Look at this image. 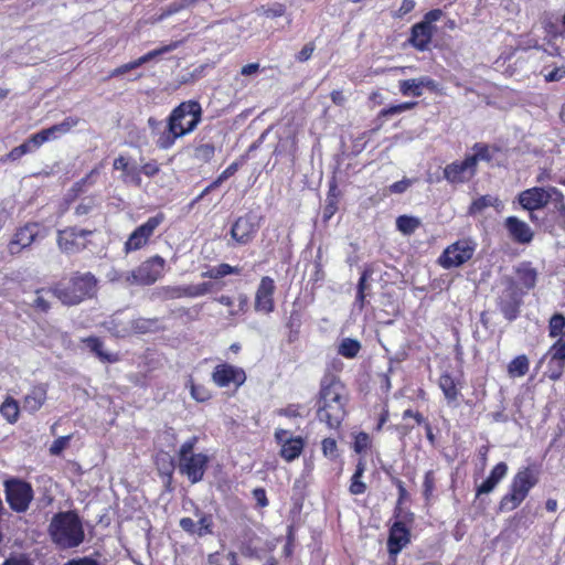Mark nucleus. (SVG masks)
I'll list each match as a JSON object with an SVG mask.
<instances>
[{"label":"nucleus","instance_id":"obj_1","mask_svg":"<svg viewBox=\"0 0 565 565\" xmlns=\"http://www.w3.org/2000/svg\"><path fill=\"white\" fill-rule=\"evenodd\" d=\"M202 108L198 102L188 100L175 107L168 118L167 131L157 140L160 149H169L175 140L192 132L200 124Z\"/></svg>","mask_w":565,"mask_h":565},{"label":"nucleus","instance_id":"obj_2","mask_svg":"<svg viewBox=\"0 0 565 565\" xmlns=\"http://www.w3.org/2000/svg\"><path fill=\"white\" fill-rule=\"evenodd\" d=\"M348 396L344 385L335 377H327L321 383L317 416L329 428H337L345 416Z\"/></svg>","mask_w":565,"mask_h":565},{"label":"nucleus","instance_id":"obj_3","mask_svg":"<svg viewBox=\"0 0 565 565\" xmlns=\"http://www.w3.org/2000/svg\"><path fill=\"white\" fill-rule=\"evenodd\" d=\"M50 534L62 548L78 546L84 540V530L78 516L73 512H62L53 516Z\"/></svg>","mask_w":565,"mask_h":565},{"label":"nucleus","instance_id":"obj_4","mask_svg":"<svg viewBox=\"0 0 565 565\" xmlns=\"http://www.w3.org/2000/svg\"><path fill=\"white\" fill-rule=\"evenodd\" d=\"M96 279L90 273L75 274L67 284L60 282L51 288V292L63 305L75 306L95 292Z\"/></svg>","mask_w":565,"mask_h":565},{"label":"nucleus","instance_id":"obj_5","mask_svg":"<svg viewBox=\"0 0 565 565\" xmlns=\"http://www.w3.org/2000/svg\"><path fill=\"white\" fill-rule=\"evenodd\" d=\"M198 437H192L183 443L179 449V470L185 475L191 483H198L203 479L209 457L205 454H194L193 448Z\"/></svg>","mask_w":565,"mask_h":565},{"label":"nucleus","instance_id":"obj_6","mask_svg":"<svg viewBox=\"0 0 565 565\" xmlns=\"http://www.w3.org/2000/svg\"><path fill=\"white\" fill-rule=\"evenodd\" d=\"M536 483L537 476L532 469L520 470L512 480L511 492L501 499L500 510L512 511L518 508Z\"/></svg>","mask_w":565,"mask_h":565},{"label":"nucleus","instance_id":"obj_7","mask_svg":"<svg viewBox=\"0 0 565 565\" xmlns=\"http://www.w3.org/2000/svg\"><path fill=\"white\" fill-rule=\"evenodd\" d=\"M166 260L161 256H152L142 262L135 270L125 276L129 285L149 286L154 284L163 274Z\"/></svg>","mask_w":565,"mask_h":565},{"label":"nucleus","instance_id":"obj_8","mask_svg":"<svg viewBox=\"0 0 565 565\" xmlns=\"http://www.w3.org/2000/svg\"><path fill=\"white\" fill-rule=\"evenodd\" d=\"M477 244L469 238H463L449 245L438 259L444 268L459 267L468 262L475 254Z\"/></svg>","mask_w":565,"mask_h":565},{"label":"nucleus","instance_id":"obj_9","mask_svg":"<svg viewBox=\"0 0 565 565\" xmlns=\"http://www.w3.org/2000/svg\"><path fill=\"white\" fill-rule=\"evenodd\" d=\"M4 487L10 508L17 512L26 511L33 499L31 486L22 480L10 479L4 482Z\"/></svg>","mask_w":565,"mask_h":565},{"label":"nucleus","instance_id":"obj_10","mask_svg":"<svg viewBox=\"0 0 565 565\" xmlns=\"http://www.w3.org/2000/svg\"><path fill=\"white\" fill-rule=\"evenodd\" d=\"M164 215L159 213L149 217L146 223L138 226L125 243V252L130 253L138 250L147 245L149 238L153 235L157 227L163 222Z\"/></svg>","mask_w":565,"mask_h":565},{"label":"nucleus","instance_id":"obj_11","mask_svg":"<svg viewBox=\"0 0 565 565\" xmlns=\"http://www.w3.org/2000/svg\"><path fill=\"white\" fill-rule=\"evenodd\" d=\"M552 186H533L519 193V204L529 212L545 207L551 200Z\"/></svg>","mask_w":565,"mask_h":565},{"label":"nucleus","instance_id":"obj_12","mask_svg":"<svg viewBox=\"0 0 565 565\" xmlns=\"http://www.w3.org/2000/svg\"><path fill=\"white\" fill-rule=\"evenodd\" d=\"M212 381L218 387H228L233 384L237 388L245 383L246 374L241 367L222 363L214 367Z\"/></svg>","mask_w":565,"mask_h":565},{"label":"nucleus","instance_id":"obj_13","mask_svg":"<svg viewBox=\"0 0 565 565\" xmlns=\"http://www.w3.org/2000/svg\"><path fill=\"white\" fill-rule=\"evenodd\" d=\"M258 228V217L253 214H246L234 222L231 228V236L237 244L246 245L253 241Z\"/></svg>","mask_w":565,"mask_h":565},{"label":"nucleus","instance_id":"obj_14","mask_svg":"<svg viewBox=\"0 0 565 565\" xmlns=\"http://www.w3.org/2000/svg\"><path fill=\"white\" fill-rule=\"evenodd\" d=\"M92 231L78 230L76 227L58 231L57 244L58 247L66 253H75L85 247L84 239Z\"/></svg>","mask_w":565,"mask_h":565},{"label":"nucleus","instance_id":"obj_15","mask_svg":"<svg viewBox=\"0 0 565 565\" xmlns=\"http://www.w3.org/2000/svg\"><path fill=\"white\" fill-rule=\"evenodd\" d=\"M40 234V226L36 223H30L19 228L9 243L10 254H19L23 248L29 247Z\"/></svg>","mask_w":565,"mask_h":565},{"label":"nucleus","instance_id":"obj_16","mask_svg":"<svg viewBox=\"0 0 565 565\" xmlns=\"http://www.w3.org/2000/svg\"><path fill=\"white\" fill-rule=\"evenodd\" d=\"M275 281L270 277H263L255 296V309L269 313L274 310Z\"/></svg>","mask_w":565,"mask_h":565},{"label":"nucleus","instance_id":"obj_17","mask_svg":"<svg viewBox=\"0 0 565 565\" xmlns=\"http://www.w3.org/2000/svg\"><path fill=\"white\" fill-rule=\"evenodd\" d=\"M476 171L473 159L467 157L461 162L448 164L444 170V175L449 182L458 183L469 181L476 174Z\"/></svg>","mask_w":565,"mask_h":565},{"label":"nucleus","instance_id":"obj_18","mask_svg":"<svg viewBox=\"0 0 565 565\" xmlns=\"http://www.w3.org/2000/svg\"><path fill=\"white\" fill-rule=\"evenodd\" d=\"M504 227L509 236L519 244H530L534 237V232L530 225L516 216L507 217Z\"/></svg>","mask_w":565,"mask_h":565},{"label":"nucleus","instance_id":"obj_19","mask_svg":"<svg viewBox=\"0 0 565 565\" xmlns=\"http://www.w3.org/2000/svg\"><path fill=\"white\" fill-rule=\"evenodd\" d=\"M177 46H178V43L174 42V43L161 46L159 49H156L153 51H150L147 54L142 55L141 57H139L132 62H129L119 67H116L114 71H111L110 76L116 77V76L124 75L127 72L132 71V70L141 66L142 64L148 63L164 53L173 51Z\"/></svg>","mask_w":565,"mask_h":565},{"label":"nucleus","instance_id":"obj_20","mask_svg":"<svg viewBox=\"0 0 565 565\" xmlns=\"http://www.w3.org/2000/svg\"><path fill=\"white\" fill-rule=\"evenodd\" d=\"M409 542V532L405 524L402 522H395L390 531L387 541L388 552L396 555L402 551L403 547Z\"/></svg>","mask_w":565,"mask_h":565},{"label":"nucleus","instance_id":"obj_21","mask_svg":"<svg viewBox=\"0 0 565 565\" xmlns=\"http://www.w3.org/2000/svg\"><path fill=\"white\" fill-rule=\"evenodd\" d=\"M114 169L122 171L121 179L125 183L141 185L140 169L136 163H130L125 157H118L114 161Z\"/></svg>","mask_w":565,"mask_h":565},{"label":"nucleus","instance_id":"obj_22","mask_svg":"<svg viewBox=\"0 0 565 565\" xmlns=\"http://www.w3.org/2000/svg\"><path fill=\"white\" fill-rule=\"evenodd\" d=\"M551 358L550 364L555 365L553 370H551L550 379L558 380L563 373V366L565 363V340L559 339L555 342L547 353Z\"/></svg>","mask_w":565,"mask_h":565},{"label":"nucleus","instance_id":"obj_23","mask_svg":"<svg viewBox=\"0 0 565 565\" xmlns=\"http://www.w3.org/2000/svg\"><path fill=\"white\" fill-rule=\"evenodd\" d=\"M435 28L427 22H419L412 28L411 43L418 50L424 51L428 47Z\"/></svg>","mask_w":565,"mask_h":565},{"label":"nucleus","instance_id":"obj_24","mask_svg":"<svg viewBox=\"0 0 565 565\" xmlns=\"http://www.w3.org/2000/svg\"><path fill=\"white\" fill-rule=\"evenodd\" d=\"M436 86L435 82L429 77H419L405 79L399 82V90L403 95H412L419 97L423 94V87L434 89Z\"/></svg>","mask_w":565,"mask_h":565},{"label":"nucleus","instance_id":"obj_25","mask_svg":"<svg viewBox=\"0 0 565 565\" xmlns=\"http://www.w3.org/2000/svg\"><path fill=\"white\" fill-rule=\"evenodd\" d=\"M508 466L505 462H499L490 472V476L478 487L477 494H486L493 491L497 484L505 477Z\"/></svg>","mask_w":565,"mask_h":565},{"label":"nucleus","instance_id":"obj_26","mask_svg":"<svg viewBox=\"0 0 565 565\" xmlns=\"http://www.w3.org/2000/svg\"><path fill=\"white\" fill-rule=\"evenodd\" d=\"M46 399V386L36 385L29 394L25 395L23 401V408L30 413L38 412Z\"/></svg>","mask_w":565,"mask_h":565},{"label":"nucleus","instance_id":"obj_27","mask_svg":"<svg viewBox=\"0 0 565 565\" xmlns=\"http://www.w3.org/2000/svg\"><path fill=\"white\" fill-rule=\"evenodd\" d=\"M86 348L94 353L104 363H114L118 361V356L104 350V344L97 337H87L82 339Z\"/></svg>","mask_w":565,"mask_h":565},{"label":"nucleus","instance_id":"obj_28","mask_svg":"<svg viewBox=\"0 0 565 565\" xmlns=\"http://www.w3.org/2000/svg\"><path fill=\"white\" fill-rule=\"evenodd\" d=\"M553 206L552 212L555 214V222L564 227L565 226V200L563 193L555 186L551 188L550 203Z\"/></svg>","mask_w":565,"mask_h":565},{"label":"nucleus","instance_id":"obj_29","mask_svg":"<svg viewBox=\"0 0 565 565\" xmlns=\"http://www.w3.org/2000/svg\"><path fill=\"white\" fill-rule=\"evenodd\" d=\"M305 446V441L301 437L289 438L288 441L282 444L280 449V456L286 461H292L300 456Z\"/></svg>","mask_w":565,"mask_h":565},{"label":"nucleus","instance_id":"obj_30","mask_svg":"<svg viewBox=\"0 0 565 565\" xmlns=\"http://www.w3.org/2000/svg\"><path fill=\"white\" fill-rule=\"evenodd\" d=\"M238 169L237 163H232L228 166L217 178L214 180L209 186H206L199 196L195 198V200L192 202V204L199 202L202 200L207 193H210L212 190L220 186L225 180H227L230 177H232Z\"/></svg>","mask_w":565,"mask_h":565},{"label":"nucleus","instance_id":"obj_31","mask_svg":"<svg viewBox=\"0 0 565 565\" xmlns=\"http://www.w3.org/2000/svg\"><path fill=\"white\" fill-rule=\"evenodd\" d=\"M439 387L448 402H454L457 399L459 392L452 376L447 373L443 374L439 377Z\"/></svg>","mask_w":565,"mask_h":565},{"label":"nucleus","instance_id":"obj_32","mask_svg":"<svg viewBox=\"0 0 565 565\" xmlns=\"http://www.w3.org/2000/svg\"><path fill=\"white\" fill-rule=\"evenodd\" d=\"M529 371V359L525 355H519L513 359L509 366L508 373L512 377L524 376Z\"/></svg>","mask_w":565,"mask_h":565},{"label":"nucleus","instance_id":"obj_33","mask_svg":"<svg viewBox=\"0 0 565 565\" xmlns=\"http://www.w3.org/2000/svg\"><path fill=\"white\" fill-rule=\"evenodd\" d=\"M241 269L238 267L231 266L228 264H220L216 267H213L206 271H203L201 274L202 277L211 278V279H218L224 276L231 275V274H239Z\"/></svg>","mask_w":565,"mask_h":565},{"label":"nucleus","instance_id":"obj_34","mask_svg":"<svg viewBox=\"0 0 565 565\" xmlns=\"http://www.w3.org/2000/svg\"><path fill=\"white\" fill-rule=\"evenodd\" d=\"M19 404L12 397H7L1 405L0 412L9 423H15L19 417Z\"/></svg>","mask_w":565,"mask_h":565},{"label":"nucleus","instance_id":"obj_35","mask_svg":"<svg viewBox=\"0 0 565 565\" xmlns=\"http://www.w3.org/2000/svg\"><path fill=\"white\" fill-rule=\"evenodd\" d=\"M184 286H163L154 290V295L163 300L185 297Z\"/></svg>","mask_w":565,"mask_h":565},{"label":"nucleus","instance_id":"obj_36","mask_svg":"<svg viewBox=\"0 0 565 565\" xmlns=\"http://www.w3.org/2000/svg\"><path fill=\"white\" fill-rule=\"evenodd\" d=\"M98 206V201L95 196H85L81 200V202L75 207L76 216H86L92 214Z\"/></svg>","mask_w":565,"mask_h":565},{"label":"nucleus","instance_id":"obj_37","mask_svg":"<svg viewBox=\"0 0 565 565\" xmlns=\"http://www.w3.org/2000/svg\"><path fill=\"white\" fill-rule=\"evenodd\" d=\"M215 153L213 143H201L193 150V158L202 163H207L212 160Z\"/></svg>","mask_w":565,"mask_h":565},{"label":"nucleus","instance_id":"obj_38","mask_svg":"<svg viewBox=\"0 0 565 565\" xmlns=\"http://www.w3.org/2000/svg\"><path fill=\"white\" fill-rule=\"evenodd\" d=\"M419 225V220L413 216L402 215L396 220L398 231L406 235L414 233Z\"/></svg>","mask_w":565,"mask_h":565},{"label":"nucleus","instance_id":"obj_39","mask_svg":"<svg viewBox=\"0 0 565 565\" xmlns=\"http://www.w3.org/2000/svg\"><path fill=\"white\" fill-rule=\"evenodd\" d=\"M131 328L136 333L153 332L158 329V319L139 318L132 321Z\"/></svg>","mask_w":565,"mask_h":565},{"label":"nucleus","instance_id":"obj_40","mask_svg":"<svg viewBox=\"0 0 565 565\" xmlns=\"http://www.w3.org/2000/svg\"><path fill=\"white\" fill-rule=\"evenodd\" d=\"M79 122V118L77 117H67L60 124L53 125L51 128L53 132V138H56L58 135H65L71 131L72 128L76 127Z\"/></svg>","mask_w":565,"mask_h":565},{"label":"nucleus","instance_id":"obj_41","mask_svg":"<svg viewBox=\"0 0 565 565\" xmlns=\"http://www.w3.org/2000/svg\"><path fill=\"white\" fill-rule=\"evenodd\" d=\"M79 122V118L77 117H67L60 124L53 125L51 128L53 132V138H56L58 135H65L71 131L72 128L76 127Z\"/></svg>","mask_w":565,"mask_h":565},{"label":"nucleus","instance_id":"obj_42","mask_svg":"<svg viewBox=\"0 0 565 565\" xmlns=\"http://www.w3.org/2000/svg\"><path fill=\"white\" fill-rule=\"evenodd\" d=\"M361 349L360 342L350 338L344 339L340 347L339 353L345 358H354Z\"/></svg>","mask_w":565,"mask_h":565},{"label":"nucleus","instance_id":"obj_43","mask_svg":"<svg viewBox=\"0 0 565 565\" xmlns=\"http://www.w3.org/2000/svg\"><path fill=\"white\" fill-rule=\"evenodd\" d=\"M518 276L521 284L530 289L535 286L536 282V271L529 266H522L518 269Z\"/></svg>","mask_w":565,"mask_h":565},{"label":"nucleus","instance_id":"obj_44","mask_svg":"<svg viewBox=\"0 0 565 565\" xmlns=\"http://www.w3.org/2000/svg\"><path fill=\"white\" fill-rule=\"evenodd\" d=\"M211 282H202L199 285L184 286L185 297L195 298L209 294L212 289Z\"/></svg>","mask_w":565,"mask_h":565},{"label":"nucleus","instance_id":"obj_45","mask_svg":"<svg viewBox=\"0 0 565 565\" xmlns=\"http://www.w3.org/2000/svg\"><path fill=\"white\" fill-rule=\"evenodd\" d=\"M565 328V316L555 313L550 319L548 330L552 338H556L563 333Z\"/></svg>","mask_w":565,"mask_h":565},{"label":"nucleus","instance_id":"obj_46","mask_svg":"<svg viewBox=\"0 0 565 565\" xmlns=\"http://www.w3.org/2000/svg\"><path fill=\"white\" fill-rule=\"evenodd\" d=\"M497 201H498V200H497L495 198H492L491 195H483V196H480L479 199L475 200V201L471 203L470 209H469V212H470L471 214L480 213V212H482L486 207L494 205V203H495Z\"/></svg>","mask_w":565,"mask_h":565},{"label":"nucleus","instance_id":"obj_47","mask_svg":"<svg viewBox=\"0 0 565 565\" xmlns=\"http://www.w3.org/2000/svg\"><path fill=\"white\" fill-rule=\"evenodd\" d=\"M190 393L191 396L200 403L206 402L211 398V392L203 385H196L190 381Z\"/></svg>","mask_w":565,"mask_h":565},{"label":"nucleus","instance_id":"obj_48","mask_svg":"<svg viewBox=\"0 0 565 565\" xmlns=\"http://www.w3.org/2000/svg\"><path fill=\"white\" fill-rule=\"evenodd\" d=\"M475 153L472 156H469V159H473V166L477 169L478 161H490L492 159L489 147L486 145H476Z\"/></svg>","mask_w":565,"mask_h":565},{"label":"nucleus","instance_id":"obj_49","mask_svg":"<svg viewBox=\"0 0 565 565\" xmlns=\"http://www.w3.org/2000/svg\"><path fill=\"white\" fill-rule=\"evenodd\" d=\"M51 289L49 290H44V289H41V290H36V297L33 301V307L39 310V311H42V312H46L49 309H50V302L49 300L44 297V292L45 294H52L50 291Z\"/></svg>","mask_w":565,"mask_h":565},{"label":"nucleus","instance_id":"obj_50","mask_svg":"<svg viewBox=\"0 0 565 565\" xmlns=\"http://www.w3.org/2000/svg\"><path fill=\"white\" fill-rule=\"evenodd\" d=\"M212 533V519L211 516L201 515L196 523V534L200 536Z\"/></svg>","mask_w":565,"mask_h":565},{"label":"nucleus","instance_id":"obj_51","mask_svg":"<svg viewBox=\"0 0 565 565\" xmlns=\"http://www.w3.org/2000/svg\"><path fill=\"white\" fill-rule=\"evenodd\" d=\"M370 275L371 274L369 270H364L359 280L356 300L360 302L361 307H363V303H364V299H365L364 291L367 288L366 280L370 277Z\"/></svg>","mask_w":565,"mask_h":565},{"label":"nucleus","instance_id":"obj_52","mask_svg":"<svg viewBox=\"0 0 565 565\" xmlns=\"http://www.w3.org/2000/svg\"><path fill=\"white\" fill-rule=\"evenodd\" d=\"M370 446V437L365 433H359L354 440V450L359 454L366 451Z\"/></svg>","mask_w":565,"mask_h":565},{"label":"nucleus","instance_id":"obj_53","mask_svg":"<svg viewBox=\"0 0 565 565\" xmlns=\"http://www.w3.org/2000/svg\"><path fill=\"white\" fill-rule=\"evenodd\" d=\"M70 439H71V436H63V437L55 439L50 447L51 455H54V456L60 455L66 448Z\"/></svg>","mask_w":565,"mask_h":565},{"label":"nucleus","instance_id":"obj_54","mask_svg":"<svg viewBox=\"0 0 565 565\" xmlns=\"http://www.w3.org/2000/svg\"><path fill=\"white\" fill-rule=\"evenodd\" d=\"M31 147H30V142H23L22 145L13 148L9 153H8V158L10 160H18L20 159L22 156L31 152Z\"/></svg>","mask_w":565,"mask_h":565},{"label":"nucleus","instance_id":"obj_55","mask_svg":"<svg viewBox=\"0 0 565 565\" xmlns=\"http://www.w3.org/2000/svg\"><path fill=\"white\" fill-rule=\"evenodd\" d=\"M323 455L330 458L335 457L337 441L332 438H326L322 440Z\"/></svg>","mask_w":565,"mask_h":565},{"label":"nucleus","instance_id":"obj_56","mask_svg":"<svg viewBox=\"0 0 565 565\" xmlns=\"http://www.w3.org/2000/svg\"><path fill=\"white\" fill-rule=\"evenodd\" d=\"M546 82H558L565 78V65L555 67L553 71L544 75Z\"/></svg>","mask_w":565,"mask_h":565},{"label":"nucleus","instance_id":"obj_57","mask_svg":"<svg viewBox=\"0 0 565 565\" xmlns=\"http://www.w3.org/2000/svg\"><path fill=\"white\" fill-rule=\"evenodd\" d=\"M47 140L45 139V136L39 131L34 135H32L28 140L26 142H30V147H31V150L33 149H36L39 147H41L44 142H46Z\"/></svg>","mask_w":565,"mask_h":565},{"label":"nucleus","instance_id":"obj_58","mask_svg":"<svg viewBox=\"0 0 565 565\" xmlns=\"http://www.w3.org/2000/svg\"><path fill=\"white\" fill-rule=\"evenodd\" d=\"M411 184H412V181L409 179H404V180L393 183L390 186V191L393 193H403L411 186Z\"/></svg>","mask_w":565,"mask_h":565},{"label":"nucleus","instance_id":"obj_59","mask_svg":"<svg viewBox=\"0 0 565 565\" xmlns=\"http://www.w3.org/2000/svg\"><path fill=\"white\" fill-rule=\"evenodd\" d=\"M313 51H315V46H313V44H312V43H308V44H306V45L301 49V51L298 53V55H297V60H298L299 62H306V61H308V60L311 57V55H312Z\"/></svg>","mask_w":565,"mask_h":565},{"label":"nucleus","instance_id":"obj_60","mask_svg":"<svg viewBox=\"0 0 565 565\" xmlns=\"http://www.w3.org/2000/svg\"><path fill=\"white\" fill-rule=\"evenodd\" d=\"M365 489H366L365 483H363L360 478H355L352 476L350 492L352 494H361L365 491Z\"/></svg>","mask_w":565,"mask_h":565},{"label":"nucleus","instance_id":"obj_61","mask_svg":"<svg viewBox=\"0 0 565 565\" xmlns=\"http://www.w3.org/2000/svg\"><path fill=\"white\" fill-rule=\"evenodd\" d=\"M180 526L182 530L189 533H196V523L190 518H182L180 520Z\"/></svg>","mask_w":565,"mask_h":565},{"label":"nucleus","instance_id":"obj_62","mask_svg":"<svg viewBox=\"0 0 565 565\" xmlns=\"http://www.w3.org/2000/svg\"><path fill=\"white\" fill-rule=\"evenodd\" d=\"M434 489V475L431 471L426 472L424 478V491L425 495L428 497Z\"/></svg>","mask_w":565,"mask_h":565},{"label":"nucleus","instance_id":"obj_63","mask_svg":"<svg viewBox=\"0 0 565 565\" xmlns=\"http://www.w3.org/2000/svg\"><path fill=\"white\" fill-rule=\"evenodd\" d=\"M3 565H31V563L25 556L19 555L8 558Z\"/></svg>","mask_w":565,"mask_h":565},{"label":"nucleus","instance_id":"obj_64","mask_svg":"<svg viewBox=\"0 0 565 565\" xmlns=\"http://www.w3.org/2000/svg\"><path fill=\"white\" fill-rule=\"evenodd\" d=\"M65 565H99V563L90 557H83L78 559H72Z\"/></svg>","mask_w":565,"mask_h":565}]
</instances>
